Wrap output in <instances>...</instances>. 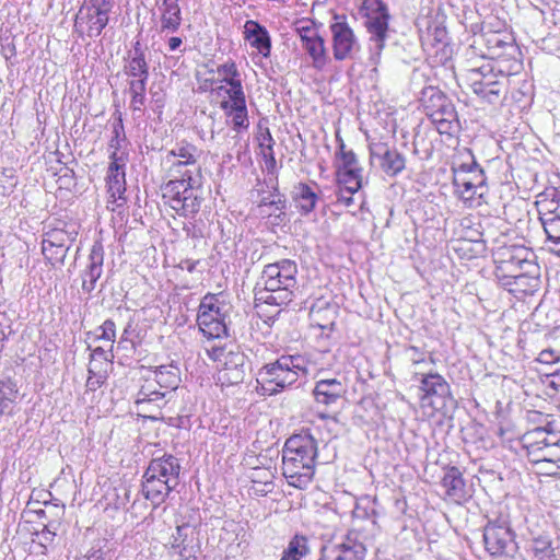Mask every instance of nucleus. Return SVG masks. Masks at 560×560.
<instances>
[{"label": "nucleus", "instance_id": "nucleus-1", "mask_svg": "<svg viewBox=\"0 0 560 560\" xmlns=\"http://www.w3.org/2000/svg\"><path fill=\"white\" fill-rule=\"evenodd\" d=\"M200 150L188 142L177 143L167 152L165 161L170 164L167 175L170 180L163 187V199L180 217H192L199 209L201 197L195 187V173L200 172L198 158Z\"/></svg>", "mask_w": 560, "mask_h": 560}, {"label": "nucleus", "instance_id": "nucleus-2", "mask_svg": "<svg viewBox=\"0 0 560 560\" xmlns=\"http://www.w3.org/2000/svg\"><path fill=\"white\" fill-rule=\"evenodd\" d=\"M317 441L310 433L293 434L282 450V471L290 486L306 488L315 474Z\"/></svg>", "mask_w": 560, "mask_h": 560}, {"label": "nucleus", "instance_id": "nucleus-3", "mask_svg": "<svg viewBox=\"0 0 560 560\" xmlns=\"http://www.w3.org/2000/svg\"><path fill=\"white\" fill-rule=\"evenodd\" d=\"M522 68V62L512 58L509 66L501 61L485 63L481 67L469 69L466 80L474 94L489 104L501 103L509 93V77Z\"/></svg>", "mask_w": 560, "mask_h": 560}, {"label": "nucleus", "instance_id": "nucleus-4", "mask_svg": "<svg viewBox=\"0 0 560 560\" xmlns=\"http://www.w3.org/2000/svg\"><path fill=\"white\" fill-rule=\"evenodd\" d=\"M296 276L298 265L292 259L283 258L266 265L257 283L262 288H256V299L269 305L289 304L298 288Z\"/></svg>", "mask_w": 560, "mask_h": 560}, {"label": "nucleus", "instance_id": "nucleus-5", "mask_svg": "<svg viewBox=\"0 0 560 560\" xmlns=\"http://www.w3.org/2000/svg\"><path fill=\"white\" fill-rule=\"evenodd\" d=\"M360 12L365 19L364 26L369 33V61L373 71H376L388 38L390 14L383 0H363Z\"/></svg>", "mask_w": 560, "mask_h": 560}, {"label": "nucleus", "instance_id": "nucleus-6", "mask_svg": "<svg viewBox=\"0 0 560 560\" xmlns=\"http://www.w3.org/2000/svg\"><path fill=\"white\" fill-rule=\"evenodd\" d=\"M305 360L301 355H281L275 362L265 364L257 374V381L272 387L266 388L269 395H276L293 385L300 374H306Z\"/></svg>", "mask_w": 560, "mask_h": 560}, {"label": "nucleus", "instance_id": "nucleus-7", "mask_svg": "<svg viewBox=\"0 0 560 560\" xmlns=\"http://www.w3.org/2000/svg\"><path fill=\"white\" fill-rule=\"evenodd\" d=\"M421 103L427 116L441 135H453L459 121L453 102L438 88L428 86L422 91Z\"/></svg>", "mask_w": 560, "mask_h": 560}, {"label": "nucleus", "instance_id": "nucleus-8", "mask_svg": "<svg viewBox=\"0 0 560 560\" xmlns=\"http://www.w3.org/2000/svg\"><path fill=\"white\" fill-rule=\"evenodd\" d=\"M482 539L486 551L494 559L509 560L518 553L516 534L505 518L488 520L483 526Z\"/></svg>", "mask_w": 560, "mask_h": 560}, {"label": "nucleus", "instance_id": "nucleus-9", "mask_svg": "<svg viewBox=\"0 0 560 560\" xmlns=\"http://www.w3.org/2000/svg\"><path fill=\"white\" fill-rule=\"evenodd\" d=\"M504 24L494 19V22L485 21L481 24L480 34L476 35L474 45H483L486 50H481L482 57L495 59L502 65L506 61L502 59L505 55L514 57L517 47L511 33L502 30Z\"/></svg>", "mask_w": 560, "mask_h": 560}, {"label": "nucleus", "instance_id": "nucleus-10", "mask_svg": "<svg viewBox=\"0 0 560 560\" xmlns=\"http://www.w3.org/2000/svg\"><path fill=\"white\" fill-rule=\"evenodd\" d=\"M412 381L418 383L421 392L420 400L423 406H431L435 410L452 409L456 407V399L452 395L447 381L436 372H415Z\"/></svg>", "mask_w": 560, "mask_h": 560}, {"label": "nucleus", "instance_id": "nucleus-11", "mask_svg": "<svg viewBox=\"0 0 560 560\" xmlns=\"http://www.w3.org/2000/svg\"><path fill=\"white\" fill-rule=\"evenodd\" d=\"M534 254L524 246H508L500 247L493 254V261L495 265V278L502 285V282H508L517 275L533 269L537 265L534 259Z\"/></svg>", "mask_w": 560, "mask_h": 560}, {"label": "nucleus", "instance_id": "nucleus-12", "mask_svg": "<svg viewBox=\"0 0 560 560\" xmlns=\"http://www.w3.org/2000/svg\"><path fill=\"white\" fill-rule=\"evenodd\" d=\"M453 185L460 197L471 199L475 196L482 197L486 188V175L480 165L472 159L470 163H462L453 166Z\"/></svg>", "mask_w": 560, "mask_h": 560}, {"label": "nucleus", "instance_id": "nucleus-13", "mask_svg": "<svg viewBox=\"0 0 560 560\" xmlns=\"http://www.w3.org/2000/svg\"><path fill=\"white\" fill-rule=\"evenodd\" d=\"M369 152L371 166L390 178L398 176L406 167V156L387 142L370 141Z\"/></svg>", "mask_w": 560, "mask_h": 560}, {"label": "nucleus", "instance_id": "nucleus-14", "mask_svg": "<svg viewBox=\"0 0 560 560\" xmlns=\"http://www.w3.org/2000/svg\"><path fill=\"white\" fill-rule=\"evenodd\" d=\"M158 383L159 381H155L152 374L145 377L135 400L138 410L151 412L145 416L150 419H158L161 409L170 402L168 397L160 389Z\"/></svg>", "mask_w": 560, "mask_h": 560}, {"label": "nucleus", "instance_id": "nucleus-15", "mask_svg": "<svg viewBox=\"0 0 560 560\" xmlns=\"http://www.w3.org/2000/svg\"><path fill=\"white\" fill-rule=\"evenodd\" d=\"M332 35L334 58L338 61L352 58L354 50H359V42L345 15H335V23L330 25Z\"/></svg>", "mask_w": 560, "mask_h": 560}, {"label": "nucleus", "instance_id": "nucleus-16", "mask_svg": "<svg viewBox=\"0 0 560 560\" xmlns=\"http://www.w3.org/2000/svg\"><path fill=\"white\" fill-rule=\"evenodd\" d=\"M77 231L54 229L45 234L42 252L52 265L63 264L71 244L75 241Z\"/></svg>", "mask_w": 560, "mask_h": 560}, {"label": "nucleus", "instance_id": "nucleus-17", "mask_svg": "<svg viewBox=\"0 0 560 560\" xmlns=\"http://www.w3.org/2000/svg\"><path fill=\"white\" fill-rule=\"evenodd\" d=\"M108 22L109 13L83 3L75 15L74 27L80 36L86 34L88 37L95 38L102 34Z\"/></svg>", "mask_w": 560, "mask_h": 560}, {"label": "nucleus", "instance_id": "nucleus-18", "mask_svg": "<svg viewBox=\"0 0 560 560\" xmlns=\"http://www.w3.org/2000/svg\"><path fill=\"white\" fill-rule=\"evenodd\" d=\"M324 549L332 556V560H364L366 557L364 537L357 530L348 532L340 542Z\"/></svg>", "mask_w": 560, "mask_h": 560}, {"label": "nucleus", "instance_id": "nucleus-19", "mask_svg": "<svg viewBox=\"0 0 560 560\" xmlns=\"http://www.w3.org/2000/svg\"><path fill=\"white\" fill-rule=\"evenodd\" d=\"M105 250L101 240H96L88 257V265L81 272L82 291L92 293L96 288L97 280L103 275Z\"/></svg>", "mask_w": 560, "mask_h": 560}, {"label": "nucleus", "instance_id": "nucleus-20", "mask_svg": "<svg viewBox=\"0 0 560 560\" xmlns=\"http://www.w3.org/2000/svg\"><path fill=\"white\" fill-rule=\"evenodd\" d=\"M296 31L300 35L303 49L313 59L314 67L317 69L324 68L328 61L324 38L310 26L299 27Z\"/></svg>", "mask_w": 560, "mask_h": 560}, {"label": "nucleus", "instance_id": "nucleus-21", "mask_svg": "<svg viewBox=\"0 0 560 560\" xmlns=\"http://www.w3.org/2000/svg\"><path fill=\"white\" fill-rule=\"evenodd\" d=\"M151 477L155 476L170 482L172 486L179 485V475L182 466L179 459L171 454H164L161 457L152 458L147 467Z\"/></svg>", "mask_w": 560, "mask_h": 560}, {"label": "nucleus", "instance_id": "nucleus-22", "mask_svg": "<svg viewBox=\"0 0 560 560\" xmlns=\"http://www.w3.org/2000/svg\"><path fill=\"white\" fill-rule=\"evenodd\" d=\"M540 268L535 266V270L528 269L508 282H502V287L517 298L533 295L540 289Z\"/></svg>", "mask_w": 560, "mask_h": 560}, {"label": "nucleus", "instance_id": "nucleus-23", "mask_svg": "<svg viewBox=\"0 0 560 560\" xmlns=\"http://www.w3.org/2000/svg\"><path fill=\"white\" fill-rule=\"evenodd\" d=\"M177 486H172L170 482H164L163 479L151 477L145 469L141 480V492L143 497L149 500L153 508L160 506L171 495Z\"/></svg>", "mask_w": 560, "mask_h": 560}, {"label": "nucleus", "instance_id": "nucleus-24", "mask_svg": "<svg viewBox=\"0 0 560 560\" xmlns=\"http://www.w3.org/2000/svg\"><path fill=\"white\" fill-rule=\"evenodd\" d=\"M347 390V385L336 377L322 378L315 383L313 396L317 404L330 406L343 398Z\"/></svg>", "mask_w": 560, "mask_h": 560}, {"label": "nucleus", "instance_id": "nucleus-25", "mask_svg": "<svg viewBox=\"0 0 560 560\" xmlns=\"http://www.w3.org/2000/svg\"><path fill=\"white\" fill-rule=\"evenodd\" d=\"M244 38L252 47L256 48L264 58H268L270 56L271 37L267 28L259 22L254 20L245 22Z\"/></svg>", "mask_w": 560, "mask_h": 560}, {"label": "nucleus", "instance_id": "nucleus-26", "mask_svg": "<svg viewBox=\"0 0 560 560\" xmlns=\"http://www.w3.org/2000/svg\"><path fill=\"white\" fill-rule=\"evenodd\" d=\"M151 374L155 381H159L158 384L160 389L166 394V397H168V400L171 401L174 397L175 390L182 382L178 365L173 362L170 364H162L152 369Z\"/></svg>", "mask_w": 560, "mask_h": 560}, {"label": "nucleus", "instance_id": "nucleus-27", "mask_svg": "<svg viewBox=\"0 0 560 560\" xmlns=\"http://www.w3.org/2000/svg\"><path fill=\"white\" fill-rule=\"evenodd\" d=\"M126 174H125V160L124 158H116L114 153L107 171V187L110 197L119 199L126 191Z\"/></svg>", "mask_w": 560, "mask_h": 560}, {"label": "nucleus", "instance_id": "nucleus-28", "mask_svg": "<svg viewBox=\"0 0 560 560\" xmlns=\"http://www.w3.org/2000/svg\"><path fill=\"white\" fill-rule=\"evenodd\" d=\"M246 357L241 351H230L224 359L222 377L230 384H240L245 378Z\"/></svg>", "mask_w": 560, "mask_h": 560}, {"label": "nucleus", "instance_id": "nucleus-29", "mask_svg": "<svg viewBox=\"0 0 560 560\" xmlns=\"http://www.w3.org/2000/svg\"><path fill=\"white\" fill-rule=\"evenodd\" d=\"M523 439L529 452L546 451L548 455L553 445L559 441L557 432L541 427L526 433Z\"/></svg>", "mask_w": 560, "mask_h": 560}, {"label": "nucleus", "instance_id": "nucleus-30", "mask_svg": "<svg viewBox=\"0 0 560 560\" xmlns=\"http://www.w3.org/2000/svg\"><path fill=\"white\" fill-rule=\"evenodd\" d=\"M161 32L175 33L182 24L178 0H163L161 5Z\"/></svg>", "mask_w": 560, "mask_h": 560}, {"label": "nucleus", "instance_id": "nucleus-31", "mask_svg": "<svg viewBox=\"0 0 560 560\" xmlns=\"http://www.w3.org/2000/svg\"><path fill=\"white\" fill-rule=\"evenodd\" d=\"M292 198L302 215L310 214L318 200L317 194L305 183H299L293 187Z\"/></svg>", "mask_w": 560, "mask_h": 560}, {"label": "nucleus", "instance_id": "nucleus-32", "mask_svg": "<svg viewBox=\"0 0 560 560\" xmlns=\"http://www.w3.org/2000/svg\"><path fill=\"white\" fill-rule=\"evenodd\" d=\"M442 486L445 488L446 494L455 500L466 497V483L458 467L452 466L446 469Z\"/></svg>", "mask_w": 560, "mask_h": 560}, {"label": "nucleus", "instance_id": "nucleus-33", "mask_svg": "<svg viewBox=\"0 0 560 560\" xmlns=\"http://www.w3.org/2000/svg\"><path fill=\"white\" fill-rule=\"evenodd\" d=\"M149 69L147 58L122 57V72L127 79H149Z\"/></svg>", "mask_w": 560, "mask_h": 560}, {"label": "nucleus", "instance_id": "nucleus-34", "mask_svg": "<svg viewBox=\"0 0 560 560\" xmlns=\"http://www.w3.org/2000/svg\"><path fill=\"white\" fill-rule=\"evenodd\" d=\"M537 206L539 215L560 219V190L545 192V197L537 201Z\"/></svg>", "mask_w": 560, "mask_h": 560}, {"label": "nucleus", "instance_id": "nucleus-35", "mask_svg": "<svg viewBox=\"0 0 560 560\" xmlns=\"http://www.w3.org/2000/svg\"><path fill=\"white\" fill-rule=\"evenodd\" d=\"M362 171L352 168L338 171V183L348 194L353 195L362 187Z\"/></svg>", "mask_w": 560, "mask_h": 560}, {"label": "nucleus", "instance_id": "nucleus-36", "mask_svg": "<svg viewBox=\"0 0 560 560\" xmlns=\"http://www.w3.org/2000/svg\"><path fill=\"white\" fill-rule=\"evenodd\" d=\"M258 206L260 208H271L272 210L269 212V215L276 214L277 217H280L281 214H284V210L287 208V199L284 195L280 194L278 187L275 186L273 191L270 192L268 196L262 197Z\"/></svg>", "mask_w": 560, "mask_h": 560}, {"label": "nucleus", "instance_id": "nucleus-37", "mask_svg": "<svg viewBox=\"0 0 560 560\" xmlns=\"http://www.w3.org/2000/svg\"><path fill=\"white\" fill-rule=\"evenodd\" d=\"M223 110L231 118L232 127L236 132L247 131L249 119L246 105L229 107V109Z\"/></svg>", "mask_w": 560, "mask_h": 560}, {"label": "nucleus", "instance_id": "nucleus-38", "mask_svg": "<svg viewBox=\"0 0 560 560\" xmlns=\"http://www.w3.org/2000/svg\"><path fill=\"white\" fill-rule=\"evenodd\" d=\"M228 86L229 89L225 90L228 100L221 102V108L229 109V107L246 105V97L243 90L242 81L231 83Z\"/></svg>", "mask_w": 560, "mask_h": 560}, {"label": "nucleus", "instance_id": "nucleus-39", "mask_svg": "<svg viewBox=\"0 0 560 560\" xmlns=\"http://www.w3.org/2000/svg\"><path fill=\"white\" fill-rule=\"evenodd\" d=\"M545 314L546 320H540L538 324L545 328H558L560 327V308L557 306L539 305L534 316L540 319L541 315Z\"/></svg>", "mask_w": 560, "mask_h": 560}, {"label": "nucleus", "instance_id": "nucleus-40", "mask_svg": "<svg viewBox=\"0 0 560 560\" xmlns=\"http://www.w3.org/2000/svg\"><path fill=\"white\" fill-rule=\"evenodd\" d=\"M126 141V135L124 129V124L121 117L117 119L113 124V137L109 141V159L113 160L114 153L116 154V158H124L122 154H119L120 149L122 148V143Z\"/></svg>", "mask_w": 560, "mask_h": 560}, {"label": "nucleus", "instance_id": "nucleus-41", "mask_svg": "<svg viewBox=\"0 0 560 560\" xmlns=\"http://www.w3.org/2000/svg\"><path fill=\"white\" fill-rule=\"evenodd\" d=\"M189 529L188 525H182L176 527L175 534L172 535L171 548L174 549L180 557L188 559L191 557V552L188 550V546L185 544Z\"/></svg>", "mask_w": 560, "mask_h": 560}, {"label": "nucleus", "instance_id": "nucleus-42", "mask_svg": "<svg viewBox=\"0 0 560 560\" xmlns=\"http://www.w3.org/2000/svg\"><path fill=\"white\" fill-rule=\"evenodd\" d=\"M18 183L19 180L15 168L0 166V196L11 195Z\"/></svg>", "mask_w": 560, "mask_h": 560}, {"label": "nucleus", "instance_id": "nucleus-43", "mask_svg": "<svg viewBox=\"0 0 560 560\" xmlns=\"http://www.w3.org/2000/svg\"><path fill=\"white\" fill-rule=\"evenodd\" d=\"M0 397L11 402L13 406L18 404L19 386L11 376L2 375L0 377Z\"/></svg>", "mask_w": 560, "mask_h": 560}, {"label": "nucleus", "instance_id": "nucleus-44", "mask_svg": "<svg viewBox=\"0 0 560 560\" xmlns=\"http://www.w3.org/2000/svg\"><path fill=\"white\" fill-rule=\"evenodd\" d=\"M290 555L298 558V560H301L303 557H305L310 552L308 547V539L304 535H294L287 548L284 549Z\"/></svg>", "mask_w": 560, "mask_h": 560}, {"label": "nucleus", "instance_id": "nucleus-45", "mask_svg": "<svg viewBox=\"0 0 560 560\" xmlns=\"http://www.w3.org/2000/svg\"><path fill=\"white\" fill-rule=\"evenodd\" d=\"M547 238L556 245H560V219L539 215Z\"/></svg>", "mask_w": 560, "mask_h": 560}, {"label": "nucleus", "instance_id": "nucleus-46", "mask_svg": "<svg viewBox=\"0 0 560 560\" xmlns=\"http://www.w3.org/2000/svg\"><path fill=\"white\" fill-rule=\"evenodd\" d=\"M532 549L539 559L549 558L553 555L552 542L548 536L535 537L532 541Z\"/></svg>", "mask_w": 560, "mask_h": 560}, {"label": "nucleus", "instance_id": "nucleus-47", "mask_svg": "<svg viewBox=\"0 0 560 560\" xmlns=\"http://www.w3.org/2000/svg\"><path fill=\"white\" fill-rule=\"evenodd\" d=\"M217 72L219 74H223L221 82L226 85L242 81L236 63L233 60H229L225 63L218 66Z\"/></svg>", "mask_w": 560, "mask_h": 560}, {"label": "nucleus", "instance_id": "nucleus-48", "mask_svg": "<svg viewBox=\"0 0 560 560\" xmlns=\"http://www.w3.org/2000/svg\"><path fill=\"white\" fill-rule=\"evenodd\" d=\"M88 372L86 389L95 392L104 384L106 375L101 372V366L89 365Z\"/></svg>", "mask_w": 560, "mask_h": 560}, {"label": "nucleus", "instance_id": "nucleus-49", "mask_svg": "<svg viewBox=\"0 0 560 560\" xmlns=\"http://www.w3.org/2000/svg\"><path fill=\"white\" fill-rule=\"evenodd\" d=\"M273 144H275V141L272 139L271 133H268V143L267 144H264V142H260L262 158H264L266 167H267L268 172H270V173L273 172V170L276 168V164H277L276 158H275V152H273Z\"/></svg>", "mask_w": 560, "mask_h": 560}, {"label": "nucleus", "instance_id": "nucleus-50", "mask_svg": "<svg viewBox=\"0 0 560 560\" xmlns=\"http://www.w3.org/2000/svg\"><path fill=\"white\" fill-rule=\"evenodd\" d=\"M201 331L208 338H222L229 336L228 326L225 325L224 319L222 317H220L218 320H215L208 327L202 328Z\"/></svg>", "mask_w": 560, "mask_h": 560}, {"label": "nucleus", "instance_id": "nucleus-51", "mask_svg": "<svg viewBox=\"0 0 560 560\" xmlns=\"http://www.w3.org/2000/svg\"><path fill=\"white\" fill-rule=\"evenodd\" d=\"M90 357V365L93 366H101L104 363L107 364L108 362H112L114 358L113 354H109V352L102 347L93 349Z\"/></svg>", "mask_w": 560, "mask_h": 560}, {"label": "nucleus", "instance_id": "nucleus-52", "mask_svg": "<svg viewBox=\"0 0 560 560\" xmlns=\"http://www.w3.org/2000/svg\"><path fill=\"white\" fill-rule=\"evenodd\" d=\"M98 329L102 331L97 339L115 342L116 339V325L114 320L106 319Z\"/></svg>", "mask_w": 560, "mask_h": 560}, {"label": "nucleus", "instance_id": "nucleus-53", "mask_svg": "<svg viewBox=\"0 0 560 560\" xmlns=\"http://www.w3.org/2000/svg\"><path fill=\"white\" fill-rule=\"evenodd\" d=\"M149 79H127L130 96L145 95Z\"/></svg>", "mask_w": 560, "mask_h": 560}, {"label": "nucleus", "instance_id": "nucleus-54", "mask_svg": "<svg viewBox=\"0 0 560 560\" xmlns=\"http://www.w3.org/2000/svg\"><path fill=\"white\" fill-rule=\"evenodd\" d=\"M220 317H222L221 312H214V313L207 312V311L198 312L197 323H198L200 330H202V328L208 327L209 325H211L212 323L218 320Z\"/></svg>", "mask_w": 560, "mask_h": 560}, {"label": "nucleus", "instance_id": "nucleus-55", "mask_svg": "<svg viewBox=\"0 0 560 560\" xmlns=\"http://www.w3.org/2000/svg\"><path fill=\"white\" fill-rule=\"evenodd\" d=\"M362 170L359 166V162L357 155L353 151H342L341 152V168L343 171L348 170Z\"/></svg>", "mask_w": 560, "mask_h": 560}, {"label": "nucleus", "instance_id": "nucleus-56", "mask_svg": "<svg viewBox=\"0 0 560 560\" xmlns=\"http://www.w3.org/2000/svg\"><path fill=\"white\" fill-rule=\"evenodd\" d=\"M537 360L542 364H553L560 361V354L553 349H545L540 351Z\"/></svg>", "mask_w": 560, "mask_h": 560}, {"label": "nucleus", "instance_id": "nucleus-57", "mask_svg": "<svg viewBox=\"0 0 560 560\" xmlns=\"http://www.w3.org/2000/svg\"><path fill=\"white\" fill-rule=\"evenodd\" d=\"M207 311V312H220V307L217 304V300L213 294H207L201 300L198 312Z\"/></svg>", "mask_w": 560, "mask_h": 560}, {"label": "nucleus", "instance_id": "nucleus-58", "mask_svg": "<svg viewBox=\"0 0 560 560\" xmlns=\"http://www.w3.org/2000/svg\"><path fill=\"white\" fill-rule=\"evenodd\" d=\"M84 3L106 13H110L115 5L114 0H86Z\"/></svg>", "mask_w": 560, "mask_h": 560}, {"label": "nucleus", "instance_id": "nucleus-59", "mask_svg": "<svg viewBox=\"0 0 560 560\" xmlns=\"http://www.w3.org/2000/svg\"><path fill=\"white\" fill-rule=\"evenodd\" d=\"M406 352L409 354V359L412 365H419L425 361L424 351L416 346H409L406 348Z\"/></svg>", "mask_w": 560, "mask_h": 560}, {"label": "nucleus", "instance_id": "nucleus-60", "mask_svg": "<svg viewBox=\"0 0 560 560\" xmlns=\"http://www.w3.org/2000/svg\"><path fill=\"white\" fill-rule=\"evenodd\" d=\"M147 47L137 39L132 43L131 48L126 52L125 56H130L131 58H147Z\"/></svg>", "mask_w": 560, "mask_h": 560}, {"label": "nucleus", "instance_id": "nucleus-61", "mask_svg": "<svg viewBox=\"0 0 560 560\" xmlns=\"http://www.w3.org/2000/svg\"><path fill=\"white\" fill-rule=\"evenodd\" d=\"M558 443L553 445V448L550 450L549 456L552 458H547V455H544L539 460H548V462H557L560 460V432L558 433Z\"/></svg>", "mask_w": 560, "mask_h": 560}, {"label": "nucleus", "instance_id": "nucleus-62", "mask_svg": "<svg viewBox=\"0 0 560 560\" xmlns=\"http://www.w3.org/2000/svg\"><path fill=\"white\" fill-rule=\"evenodd\" d=\"M131 100H130V108L132 110H142V107L144 106V103H145V95H139V96H130Z\"/></svg>", "mask_w": 560, "mask_h": 560}, {"label": "nucleus", "instance_id": "nucleus-63", "mask_svg": "<svg viewBox=\"0 0 560 560\" xmlns=\"http://www.w3.org/2000/svg\"><path fill=\"white\" fill-rule=\"evenodd\" d=\"M167 44H168L170 50L175 51L182 46L183 39L180 37L173 36L168 39Z\"/></svg>", "mask_w": 560, "mask_h": 560}, {"label": "nucleus", "instance_id": "nucleus-64", "mask_svg": "<svg viewBox=\"0 0 560 560\" xmlns=\"http://www.w3.org/2000/svg\"><path fill=\"white\" fill-rule=\"evenodd\" d=\"M85 560H104V552L102 549L92 550Z\"/></svg>", "mask_w": 560, "mask_h": 560}]
</instances>
